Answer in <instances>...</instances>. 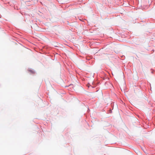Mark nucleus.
Segmentation results:
<instances>
[{"label": "nucleus", "mask_w": 155, "mask_h": 155, "mask_svg": "<svg viewBox=\"0 0 155 155\" xmlns=\"http://www.w3.org/2000/svg\"><path fill=\"white\" fill-rule=\"evenodd\" d=\"M28 71L32 74H34L35 73V72L32 70H29Z\"/></svg>", "instance_id": "obj_1"}]
</instances>
